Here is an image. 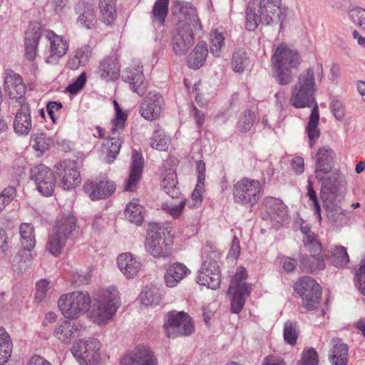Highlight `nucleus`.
<instances>
[{
  "mask_svg": "<svg viewBox=\"0 0 365 365\" xmlns=\"http://www.w3.org/2000/svg\"><path fill=\"white\" fill-rule=\"evenodd\" d=\"M322 76L321 65L317 67L316 71L309 68L302 71L292 87L290 103L296 108H313L317 103L314 97L317 91V80L320 81Z\"/></svg>",
  "mask_w": 365,
  "mask_h": 365,
  "instance_id": "nucleus-1",
  "label": "nucleus"
},
{
  "mask_svg": "<svg viewBox=\"0 0 365 365\" xmlns=\"http://www.w3.org/2000/svg\"><path fill=\"white\" fill-rule=\"evenodd\" d=\"M321 182V197L323 206L328 212L329 217H334L332 212L340 210L339 204L343 199L342 188L346 183L345 175L338 169L315 175Z\"/></svg>",
  "mask_w": 365,
  "mask_h": 365,
  "instance_id": "nucleus-2",
  "label": "nucleus"
},
{
  "mask_svg": "<svg viewBox=\"0 0 365 365\" xmlns=\"http://www.w3.org/2000/svg\"><path fill=\"white\" fill-rule=\"evenodd\" d=\"M300 63L301 58L296 49L284 43L279 44L272 57V74L276 81L283 86L291 83V70L297 68Z\"/></svg>",
  "mask_w": 365,
  "mask_h": 365,
  "instance_id": "nucleus-3",
  "label": "nucleus"
},
{
  "mask_svg": "<svg viewBox=\"0 0 365 365\" xmlns=\"http://www.w3.org/2000/svg\"><path fill=\"white\" fill-rule=\"evenodd\" d=\"M171 231L172 228L168 223H150L145 241L147 252L155 258L170 257L173 247Z\"/></svg>",
  "mask_w": 365,
  "mask_h": 365,
  "instance_id": "nucleus-4",
  "label": "nucleus"
},
{
  "mask_svg": "<svg viewBox=\"0 0 365 365\" xmlns=\"http://www.w3.org/2000/svg\"><path fill=\"white\" fill-rule=\"evenodd\" d=\"M118 291L114 287H109L103 291L95 299L91 312V317L96 324L105 325L115 316L120 306Z\"/></svg>",
  "mask_w": 365,
  "mask_h": 365,
  "instance_id": "nucleus-5",
  "label": "nucleus"
},
{
  "mask_svg": "<svg viewBox=\"0 0 365 365\" xmlns=\"http://www.w3.org/2000/svg\"><path fill=\"white\" fill-rule=\"evenodd\" d=\"M205 259L197 277V282L212 289L219 287L221 282L218 260L220 252L211 243L207 242L205 249Z\"/></svg>",
  "mask_w": 365,
  "mask_h": 365,
  "instance_id": "nucleus-6",
  "label": "nucleus"
},
{
  "mask_svg": "<svg viewBox=\"0 0 365 365\" xmlns=\"http://www.w3.org/2000/svg\"><path fill=\"white\" fill-rule=\"evenodd\" d=\"M301 232L304 235L303 242L304 247L310 252L311 255L302 257L301 263L303 267L312 272H317L325 267L324 256L321 255L322 245L311 232L308 225H302Z\"/></svg>",
  "mask_w": 365,
  "mask_h": 365,
  "instance_id": "nucleus-7",
  "label": "nucleus"
},
{
  "mask_svg": "<svg viewBox=\"0 0 365 365\" xmlns=\"http://www.w3.org/2000/svg\"><path fill=\"white\" fill-rule=\"evenodd\" d=\"M91 297L87 292H73L61 295L58 305L62 314L67 319L78 317L91 307Z\"/></svg>",
  "mask_w": 365,
  "mask_h": 365,
  "instance_id": "nucleus-8",
  "label": "nucleus"
},
{
  "mask_svg": "<svg viewBox=\"0 0 365 365\" xmlns=\"http://www.w3.org/2000/svg\"><path fill=\"white\" fill-rule=\"evenodd\" d=\"M101 345L97 339H81L73 345L71 351L81 365H96L101 359Z\"/></svg>",
  "mask_w": 365,
  "mask_h": 365,
  "instance_id": "nucleus-9",
  "label": "nucleus"
},
{
  "mask_svg": "<svg viewBox=\"0 0 365 365\" xmlns=\"http://www.w3.org/2000/svg\"><path fill=\"white\" fill-rule=\"evenodd\" d=\"M164 329L169 338H176L191 334L194 331V324L187 313L173 311L167 314Z\"/></svg>",
  "mask_w": 365,
  "mask_h": 365,
  "instance_id": "nucleus-10",
  "label": "nucleus"
},
{
  "mask_svg": "<svg viewBox=\"0 0 365 365\" xmlns=\"http://www.w3.org/2000/svg\"><path fill=\"white\" fill-rule=\"evenodd\" d=\"M294 289L301 296L305 309L312 310L319 306L322 292L319 284L314 279L303 277L295 284Z\"/></svg>",
  "mask_w": 365,
  "mask_h": 365,
  "instance_id": "nucleus-11",
  "label": "nucleus"
},
{
  "mask_svg": "<svg viewBox=\"0 0 365 365\" xmlns=\"http://www.w3.org/2000/svg\"><path fill=\"white\" fill-rule=\"evenodd\" d=\"M261 184L259 180L243 178L234 186L233 195L236 202L253 205L260 198Z\"/></svg>",
  "mask_w": 365,
  "mask_h": 365,
  "instance_id": "nucleus-12",
  "label": "nucleus"
},
{
  "mask_svg": "<svg viewBox=\"0 0 365 365\" xmlns=\"http://www.w3.org/2000/svg\"><path fill=\"white\" fill-rule=\"evenodd\" d=\"M30 178L34 181L36 189L43 195H52L56 182V173H53L47 166L40 164L31 168Z\"/></svg>",
  "mask_w": 365,
  "mask_h": 365,
  "instance_id": "nucleus-13",
  "label": "nucleus"
},
{
  "mask_svg": "<svg viewBox=\"0 0 365 365\" xmlns=\"http://www.w3.org/2000/svg\"><path fill=\"white\" fill-rule=\"evenodd\" d=\"M56 182L64 190L75 188L81 182V177L72 162L61 163L55 166Z\"/></svg>",
  "mask_w": 365,
  "mask_h": 365,
  "instance_id": "nucleus-14",
  "label": "nucleus"
},
{
  "mask_svg": "<svg viewBox=\"0 0 365 365\" xmlns=\"http://www.w3.org/2000/svg\"><path fill=\"white\" fill-rule=\"evenodd\" d=\"M4 91L10 99L19 103H25L26 86L20 75L12 70L5 71Z\"/></svg>",
  "mask_w": 365,
  "mask_h": 365,
  "instance_id": "nucleus-15",
  "label": "nucleus"
},
{
  "mask_svg": "<svg viewBox=\"0 0 365 365\" xmlns=\"http://www.w3.org/2000/svg\"><path fill=\"white\" fill-rule=\"evenodd\" d=\"M45 37L49 42V54L46 57L47 63L56 64L68 51L67 41L61 36L57 35L53 31L46 30Z\"/></svg>",
  "mask_w": 365,
  "mask_h": 365,
  "instance_id": "nucleus-16",
  "label": "nucleus"
},
{
  "mask_svg": "<svg viewBox=\"0 0 365 365\" xmlns=\"http://www.w3.org/2000/svg\"><path fill=\"white\" fill-rule=\"evenodd\" d=\"M186 24L178 22L173 34V48L176 55H184L194 43L192 28H185Z\"/></svg>",
  "mask_w": 365,
  "mask_h": 365,
  "instance_id": "nucleus-17",
  "label": "nucleus"
},
{
  "mask_svg": "<svg viewBox=\"0 0 365 365\" xmlns=\"http://www.w3.org/2000/svg\"><path fill=\"white\" fill-rule=\"evenodd\" d=\"M21 107L16 113L13 128L14 132L19 136H26L31 131L33 123L29 103H20Z\"/></svg>",
  "mask_w": 365,
  "mask_h": 365,
  "instance_id": "nucleus-18",
  "label": "nucleus"
},
{
  "mask_svg": "<svg viewBox=\"0 0 365 365\" xmlns=\"http://www.w3.org/2000/svg\"><path fill=\"white\" fill-rule=\"evenodd\" d=\"M116 187L112 181H88L83 185L84 192L91 200L104 199L110 196Z\"/></svg>",
  "mask_w": 365,
  "mask_h": 365,
  "instance_id": "nucleus-19",
  "label": "nucleus"
},
{
  "mask_svg": "<svg viewBox=\"0 0 365 365\" xmlns=\"http://www.w3.org/2000/svg\"><path fill=\"white\" fill-rule=\"evenodd\" d=\"M162 103L163 98L159 93L150 92L141 103V115L150 120L157 119L161 113Z\"/></svg>",
  "mask_w": 365,
  "mask_h": 365,
  "instance_id": "nucleus-20",
  "label": "nucleus"
},
{
  "mask_svg": "<svg viewBox=\"0 0 365 365\" xmlns=\"http://www.w3.org/2000/svg\"><path fill=\"white\" fill-rule=\"evenodd\" d=\"M335 158L336 153L329 146L320 147L315 155V175L334 170Z\"/></svg>",
  "mask_w": 365,
  "mask_h": 365,
  "instance_id": "nucleus-21",
  "label": "nucleus"
},
{
  "mask_svg": "<svg viewBox=\"0 0 365 365\" xmlns=\"http://www.w3.org/2000/svg\"><path fill=\"white\" fill-rule=\"evenodd\" d=\"M281 0H260L259 9L265 25L277 24L282 21Z\"/></svg>",
  "mask_w": 365,
  "mask_h": 365,
  "instance_id": "nucleus-22",
  "label": "nucleus"
},
{
  "mask_svg": "<svg viewBox=\"0 0 365 365\" xmlns=\"http://www.w3.org/2000/svg\"><path fill=\"white\" fill-rule=\"evenodd\" d=\"M43 34L39 24H31L25 34V55L28 60L33 61L36 56L38 40Z\"/></svg>",
  "mask_w": 365,
  "mask_h": 365,
  "instance_id": "nucleus-23",
  "label": "nucleus"
},
{
  "mask_svg": "<svg viewBox=\"0 0 365 365\" xmlns=\"http://www.w3.org/2000/svg\"><path fill=\"white\" fill-rule=\"evenodd\" d=\"M76 11L78 14L76 23L87 29L95 27L97 23L96 15V6L93 4L79 3L76 7Z\"/></svg>",
  "mask_w": 365,
  "mask_h": 365,
  "instance_id": "nucleus-24",
  "label": "nucleus"
},
{
  "mask_svg": "<svg viewBox=\"0 0 365 365\" xmlns=\"http://www.w3.org/2000/svg\"><path fill=\"white\" fill-rule=\"evenodd\" d=\"M98 73L106 80L114 81L120 76V65L117 54L105 58L100 63Z\"/></svg>",
  "mask_w": 365,
  "mask_h": 365,
  "instance_id": "nucleus-25",
  "label": "nucleus"
},
{
  "mask_svg": "<svg viewBox=\"0 0 365 365\" xmlns=\"http://www.w3.org/2000/svg\"><path fill=\"white\" fill-rule=\"evenodd\" d=\"M190 272L189 269L184 264L173 263L166 270L164 275L165 283L169 287H174Z\"/></svg>",
  "mask_w": 365,
  "mask_h": 365,
  "instance_id": "nucleus-26",
  "label": "nucleus"
},
{
  "mask_svg": "<svg viewBox=\"0 0 365 365\" xmlns=\"http://www.w3.org/2000/svg\"><path fill=\"white\" fill-rule=\"evenodd\" d=\"M76 228V218L70 213L63 214L56 219L53 231L69 240Z\"/></svg>",
  "mask_w": 365,
  "mask_h": 365,
  "instance_id": "nucleus-27",
  "label": "nucleus"
},
{
  "mask_svg": "<svg viewBox=\"0 0 365 365\" xmlns=\"http://www.w3.org/2000/svg\"><path fill=\"white\" fill-rule=\"evenodd\" d=\"M327 259L336 267H344L349 262L346 249L341 245H332L324 251Z\"/></svg>",
  "mask_w": 365,
  "mask_h": 365,
  "instance_id": "nucleus-28",
  "label": "nucleus"
},
{
  "mask_svg": "<svg viewBox=\"0 0 365 365\" xmlns=\"http://www.w3.org/2000/svg\"><path fill=\"white\" fill-rule=\"evenodd\" d=\"M177 185L178 180L175 171L172 168L165 170L161 175L160 186L162 189L168 195L175 198L180 195V190Z\"/></svg>",
  "mask_w": 365,
  "mask_h": 365,
  "instance_id": "nucleus-29",
  "label": "nucleus"
},
{
  "mask_svg": "<svg viewBox=\"0 0 365 365\" xmlns=\"http://www.w3.org/2000/svg\"><path fill=\"white\" fill-rule=\"evenodd\" d=\"M319 121V111L318 104L316 103L313 106L309 121L306 127L309 143L311 148H313L320 136V130L318 128Z\"/></svg>",
  "mask_w": 365,
  "mask_h": 365,
  "instance_id": "nucleus-30",
  "label": "nucleus"
},
{
  "mask_svg": "<svg viewBox=\"0 0 365 365\" xmlns=\"http://www.w3.org/2000/svg\"><path fill=\"white\" fill-rule=\"evenodd\" d=\"M137 261L130 253H123L117 258L118 267L127 279H133L137 274Z\"/></svg>",
  "mask_w": 365,
  "mask_h": 365,
  "instance_id": "nucleus-31",
  "label": "nucleus"
},
{
  "mask_svg": "<svg viewBox=\"0 0 365 365\" xmlns=\"http://www.w3.org/2000/svg\"><path fill=\"white\" fill-rule=\"evenodd\" d=\"M332 344V354L329 356L331 363L334 365H346L348 361V346L342 343L339 338L333 339Z\"/></svg>",
  "mask_w": 365,
  "mask_h": 365,
  "instance_id": "nucleus-32",
  "label": "nucleus"
},
{
  "mask_svg": "<svg viewBox=\"0 0 365 365\" xmlns=\"http://www.w3.org/2000/svg\"><path fill=\"white\" fill-rule=\"evenodd\" d=\"M269 215L270 220L274 222V226L278 227L287 217V206L283 202L276 198L269 200Z\"/></svg>",
  "mask_w": 365,
  "mask_h": 365,
  "instance_id": "nucleus-33",
  "label": "nucleus"
},
{
  "mask_svg": "<svg viewBox=\"0 0 365 365\" xmlns=\"http://www.w3.org/2000/svg\"><path fill=\"white\" fill-rule=\"evenodd\" d=\"M77 330V326L74 322L65 320L56 327L54 335L61 342L69 344L71 339L75 337Z\"/></svg>",
  "mask_w": 365,
  "mask_h": 365,
  "instance_id": "nucleus-34",
  "label": "nucleus"
},
{
  "mask_svg": "<svg viewBox=\"0 0 365 365\" xmlns=\"http://www.w3.org/2000/svg\"><path fill=\"white\" fill-rule=\"evenodd\" d=\"M116 1L117 0H100V17L106 25L112 24L117 17Z\"/></svg>",
  "mask_w": 365,
  "mask_h": 365,
  "instance_id": "nucleus-35",
  "label": "nucleus"
},
{
  "mask_svg": "<svg viewBox=\"0 0 365 365\" xmlns=\"http://www.w3.org/2000/svg\"><path fill=\"white\" fill-rule=\"evenodd\" d=\"M181 21L186 24L185 28H192L193 30L200 29L196 10L187 4L180 9L178 22Z\"/></svg>",
  "mask_w": 365,
  "mask_h": 365,
  "instance_id": "nucleus-36",
  "label": "nucleus"
},
{
  "mask_svg": "<svg viewBox=\"0 0 365 365\" xmlns=\"http://www.w3.org/2000/svg\"><path fill=\"white\" fill-rule=\"evenodd\" d=\"M207 53L208 50L206 43H198L189 55L188 66L194 69L199 68L205 63Z\"/></svg>",
  "mask_w": 365,
  "mask_h": 365,
  "instance_id": "nucleus-37",
  "label": "nucleus"
},
{
  "mask_svg": "<svg viewBox=\"0 0 365 365\" xmlns=\"http://www.w3.org/2000/svg\"><path fill=\"white\" fill-rule=\"evenodd\" d=\"M170 137L165 134V131L157 125L150 138V146L159 151H166L170 144Z\"/></svg>",
  "mask_w": 365,
  "mask_h": 365,
  "instance_id": "nucleus-38",
  "label": "nucleus"
},
{
  "mask_svg": "<svg viewBox=\"0 0 365 365\" xmlns=\"http://www.w3.org/2000/svg\"><path fill=\"white\" fill-rule=\"evenodd\" d=\"M260 22L264 24L259 8L258 9L255 4H250L245 14L246 29L250 31H255Z\"/></svg>",
  "mask_w": 365,
  "mask_h": 365,
  "instance_id": "nucleus-39",
  "label": "nucleus"
},
{
  "mask_svg": "<svg viewBox=\"0 0 365 365\" xmlns=\"http://www.w3.org/2000/svg\"><path fill=\"white\" fill-rule=\"evenodd\" d=\"M12 342L10 335L4 328H0V365H4L12 351Z\"/></svg>",
  "mask_w": 365,
  "mask_h": 365,
  "instance_id": "nucleus-40",
  "label": "nucleus"
},
{
  "mask_svg": "<svg viewBox=\"0 0 365 365\" xmlns=\"http://www.w3.org/2000/svg\"><path fill=\"white\" fill-rule=\"evenodd\" d=\"M161 299L159 289L150 284L146 285L140 293V301L145 306H151L158 304Z\"/></svg>",
  "mask_w": 365,
  "mask_h": 365,
  "instance_id": "nucleus-41",
  "label": "nucleus"
},
{
  "mask_svg": "<svg viewBox=\"0 0 365 365\" xmlns=\"http://www.w3.org/2000/svg\"><path fill=\"white\" fill-rule=\"evenodd\" d=\"M170 0H157L153 9V23L163 26L168 13Z\"/></svg>",
  "mask_w": 365,
  "mask_h": 365,
  "instance_id": "nucleus-42",
  "label": "nucleus"
},
{
  "mask_svg": "<svg viewBox=\"0 0 365 365\" xmlns=\"http://www.w3.org/2000/svg\"><path fill=\"white\" fill-rule=\"evenodd\" d=\"M67 241L66 238L53 231L48 237L46 249L51 255L58 256Z\"/></svg>",
  "mask_w": 365,
  "mask_h": 365,
  "instance_id": "nucleus-43",
  "label": "nucleus"
},
{
  "mask_svg": "<svg viewBox=\"0 0 365 365\" xmlns=\"http://www.w3.org/2000/svg\"><path fill=\"white\" fill-rule=\"evenodd\" d=\"M34 226L29 223H22L19 227L21 242L24 247L33 249L35 246Z\"/></svg>",
  "mask_w": 365,
  "mask_h": 365,
  "instance_id": "nucleus-44",
  "label": "nucleus"
},
{
  "mask_svg": "<svg viewBox=\"0 0 365 365\" xmlns=\"http://www.w3.org/2000/svg\"><path fill=\"white\" fill-rule=\"evenodd\" d=\"M225 36L222 32H220L217 30L213 31L210 34V52L212 55L216 57H220L222 48L225 46Z\"/></svg>",
  "mask_w": 365,
  "mask_h": 365,
  "instance_id": "nucleus-45",
  "label": "nucleus"
},
{
  "mask_svg": "<svg viewBox=\"0 0 365 365\" xmlns=\"http://www.w3.org/2000/svg\"><path fill=\"white\" fill-rule=\"evenodd\" d=\"M113 104L116 116L112 121L111 133L113 135H115L124 129L128 115L122 110L116 101H113Z\"/></svg>",
  "mask_w": 365,
  "mask_h": 365,
  "instance_id": "nucleus-46",
  "label": "nucleus"
},
{
  "mask_svg": "<svg viewBox=\"0 0 365 365\" xmlns=\"http://www.w3.org/2000/svg\"><path fill=\"white\" fill-rule=\"evenodd\" d=\"M247 277V272L245 268L240 267L233 276L229 292L232 289H241L242 291H250V287L244 282Z\"/></svg>",
  "mask_w": 365,
  "mask_h": 365,
  "instance_id": "nucleus-47",
  "label": "nucleus"
},
{
  "mask_svg": "<svg viewBox=\"0 0 365 365\" xmlns=\"http://www.w3.org/2000/svg\"><path fill=\"white\" fill-rule=\"evenodd\" d=\"M138 365H158L154 353L146 346H138Z\"/></svg>",
  "mask_w": 365,
  "mask_h": 365,
  "instance_id": "nucleus-48",
  "label": "nucleus"
},
{
  "mask_svg": "<svg viewBox=\"0 0 365 365\" xmlns=\"http://www.w3.org/2000/svg\"><path fill=\"white\" fill-rule=\"evenodd\" d=\"M234 291L231 300V310L233 313H239L244 307L245 297L249 295L250 291H242L241 289H232Z\"/></svg>",
  "mask_w": 365,
  "mask_h": 365,
  "instance_id": "nucleus-49",
  "label": "nucleus"
},
{
  "mask_svg": "<svg viewBox=\"0 0 365 365\" xmlns=\"http://www.w3.org/2000/svg\"><path fill=\"white\" fill-rule=\"evenodd\" d=\"M132 166L128 180L125 182L124 190L134 191L137 187V151L133 150L132 154Z\"/></svg>",
  "mask_w": 365,
  "mask_h": 365,
  "instance_id": "nucleus-50",
  "label": "nucleus"
},
{
  "mask_svg": "<svg viewBox=\"0 0 365 365\" xmlns=\"http://www.w3.org/2000/svg\"><path fill=\"white\" fill-rule=\"evenodd\" d=\"M231 63L235 72H242L247 63V53L244 50L235 51L232 55Z\"/></svg>",
  "mask_w": 365,
  "mask_h": 365,
  "instance_id": "nucleus-51",
  "label": "nucleus"
},
{
  "mask_svg": "<svg viewBox=\"0 0 365 365\" xmlns=\"http://www.w3.org/2000/svg\"><path fill=\"white\" fill-rule=\"evenodd\" d=\"M51 143V139L45 133H36L33 137L32 148L37 151L44 153L48 150Z\"/></svg>",
  "mask_w": 365,
  "mask_h": 365,
  "instance_id": "nucleus-52",
  "label": "nucleus"
},
{
  "mask_svg": "<svg viewBox=\"0 0 365 365\" xmlns=\"http://www.w3.org/2000/svg\"><path fill=\"white\" fill-rule=\"evenodd\" d=\"M283 336L284 341L287 344L292 346L295 345L298 337L296 324L290 321L285 322L284 325Z\"/></svg>",
  "mask_w": 365,
  "mask_h": 365,
  "instance_id": "nucleus-53",
  "label": "nucleus"
},
{
  "mask_svg": "<svg viewBox=\"0 0 365 365\" xmlns=\"http://www.w3.org/2000/svg\"><path fill=\"white\" fill-rule=\"evenodd\" d=\"M204 192V183L197 182V185L192 193L191 197L185 200L190 208L198 207L202 202V193Z\"/></svg>",
  "mask_w": 365,
  "mask_h": 365,
  "instance_id": "nucleus-54",
  "label": "nucleus"
},
{
  "mask_svg": "<svg viewBox=\"0 0 365 365\" xmlns=\"http://www.w3.org/2000/svg\"><path fill=\"white\" fill-rule=\"evenodd\" d=\"M255 120V116L253 112L247 110L240 118L238 125L240 131L247 132L253 125Z\"/></svg>",
  "mask_w": 365,
  "mask_h": 365,
  "instance_id": "nucleus-55",
  "label": "nucleus"
},
{
  "mask_svg": "<svg viewBox=\"0 0 365 365\" xmlns=\"http://www.w3.org/2000/svg\"><path fill=\"white\" fill-rule=\"evenodd\" d=\"M319 359L317 351L314 348L305 349L302 353V365H318Z\"/></svg>",
  "mask_w": 365,
  "mask_h": 365,
  "instance_id": "nucleus-56",
  "label": "nucleus"
},
{
  "mask_svg": "<svg viewBox=\"0 0 365 365\" xmlns=\"http://www.w3.org/2000/svg\"><path fill=\"white\" fill-rule=\"evenodd\" d=\"M109 143L110 145L108 147L107 158L108 162L110 163L113 161V160L116 158L117 155L119 153L121 147V141L120 140L119 138L112 137L110 138Z\"/></svg>",
  "mask_w": 365,
  "mask_h": 365,
  "instance_id": "nucleus-57",
  "label": "nucleus"
},
{
  "mask_svg": "<svg viewBox=\"0 0 365 365\" xmlns=\"http://www.w3.org/2000/svg\"><path fill=\"white\" fill-rule=\"evenodd\" d=\"M16 189L13 186H9L0 193V212L8 205L16 196Z\"/></svg>",
  "mask_w": 365,
  "mask_h": 365,
  "instance_id": "nucleus-58",
  "label": "nucleus"
},
{
  "mask_svg": "<svg viewBox=\"0 0 365 365\" xmlns=\"http://www.w3.org/2000/svg\"><path fill=\"white\" fill-rule=\"evenodd\" d=\"M185 205V200L181 201L178 205L165 203L163 205V209L169 212L173 218H178L182 214Z\"/></svg>",
  "mask_w": 365,
  "mask_h": 365,
  "instance_id": "nucleus-59",
  "label": "nucleus"
},
{
  "mask_svg": "<svg viewBox=\"0 0 365 365\" xmlns=\"http://www.w3.org/2000/svg\"><path fill=\"white\" fill-rule=\"evenodd\" d=\"M125 217L131 223L137 222V199L133 198L125 209Z\"/></svg>",
  "mask_w": 365,
  "mask_h": 365,
  "instance_id": "nucleus-60",
  "label": "nucleus"
},
{
  "mask_svg": "<svg viewBox=\"0 0 365 365\" xmlns=\"http://www.w3.org/2000/svg\"><path fill=\"white\" fill-rule=\"evenodd\" d=\"M350 16L354 23L365 30V9L361 8L354 9L350 11Z\"/></svg>",
  "mask_w": 365,
  "mask_h": 365,
  "instance_id": "nucleus-61",
  "label": "nucleus"
},
{
  "mask_svg": "<svg viewBox=\"0 0 365 365\" xmlns=\"http://www.w3.org/2000/svg\"><path fill=\"white\" fill-rule=\"evenodd\" d=\"M307 189H308L307 195L309 196L310 200L312 201L314 212L317 215V217H318L319 220L320 221L322 219L321 213H320V211H321L320 205L317 200V194H316L315 191L314 190L312 182L311 180H308Z\"/></svg>",
  "mask_w": 365,
  "mask_h": 365,
  "instance_id": "nucleus-62",
  "label": "nucleus"
},
{
  "mask_svg": "<svg viewBox=\"0 0 365 365\" xmlns=\"http://www.w3.org/2000/svg\"><path fill=\"white\" fill-rule=\"evenodd\" d=\"M356 282L359 291L365 295V260L361 261L356 272Z\"/></svg>",
  "mask_w": 365,
  "mask_h": 365,
  "instance_id": "nucleus-63",
  "label": "nucleus"
},
{
  "mask_svg": "<svg viewBox=\"0 0 365 365\" xmlns=\"http://www.w3.org/2000/svg\"><path fill=\"white\" fill-rule=\"evenodd\" d=\"M330 108L334 117L338 120H341L345 115L344 106L342 102L334 100L330 104Z\"/></svg>",
  "mask_w": 365,
  "mask_h": 365,
  "instance_id": "nucleus-64",
  "label": "nucleus"
}]
</instances>
